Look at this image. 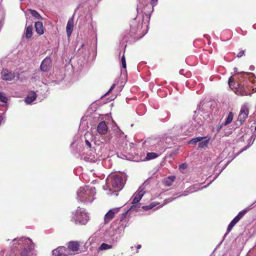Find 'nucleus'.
<instances>
[{
	"label": "nucleus",
	"instance_id": "f257e3e1",
	"mask_svg": "<svg viewBox=\"0 0 256 256\" xmlns=\"http://www.w3.org/2000/svg\"><path fill=\"white\" fill-rule=\"evenodd\" d=\"M228 84L231 89L237 95L244 96L250 94L248 86L244 84H241L235 81L232 76H230L229 78Z\"/></svg>",
	"mask_w": 256,
	"mask_h": 256
},
{
	"label": "nucleus",
	"instance_id": "f03ea898",
	"mask_svg": "<svg viewBox=\"0 0 256 256\" xmlns=\"http://www.w3.org/2000/svg\"><path fill=\"white\" fill-rule=\"evenodd\" d=\"M78 194L80 200L84 202H91L94 200V191L88 187L80 188Z\"/></svg>",
	"mask_w": 256,
	"mask_h": 256
},
{
	"label": "nucleus",
	"instance_id": "7ed1b4c3",
	"mask_svg": "<svg viewBox=\"0 0 256 256\" xmlns=\"http://www.w3.org/2000/svg\"><path fill=\"white\" fill-rule=\"evenodd\" d=\"M125 184V180L122 176L115 175L111 178L110 184L114 191L121 190Z\"/></svg>",
	"mask_w": 256,
	"mask_h": 256
},
{
	"label": "nucleus",
	"instance_id": "20e7f679",
	"mask_svg": "<svg viewBox=\"0 0 256 256\" xmlns=\"http://www.w3.org/2000/svg\"><path fill=\"white\" fill-rule=\"evenodd\" d=\"M249 114V108L246 104L242 105L240 108V114L238 116V121L242 125L248 118Z\"/></svg>",
	"mask_w": 256,
	"mask_h": 256
},
{
	"label": "nucleus",
	"instance_id": "39448f33",
	"mask_svg": "<svg viewBox=\"0 0 256 256\" xmlns=\"http://www.w3.org/2000/svg\"><path fill=\"white\" fill-rule=\"evenodd\" d=\"M24 241H26V240H24L23 238L20 239L18 240V245H22L24 244L22 246H20V249L19 250V254L18 255L20 256H28V254L32 250V248L29 246H26V242H24Z\"/></svg>",
	"mask_w": 256,
	"mask_h": 256
},
{
	"label": "nucleus",
	"instance_id": "423d86ee",
	"mask_svg": "<svg viewBox=\"0 0 256 256\" xmlns=\"http://www.w3.org/2000/svg\"><path fill=\"white\" fill-rule=\"evenodd\" d=\"M88 216L84 212L77 211L76 214L75 220L81 224H86L88 220Z\"/></svg>",
	"mask_w": 256,
	"mask_h": 256
},
{
	"label": "nucleus",
	"instance_id": "0eeeda50",
	"mask_svg": "<svg viewBox=\"0 0 256 256\" xmlns=\"http://www.w3.org/2000/svg\"><path fill=\"white\" fill-rule=\"evenodd\" d=\"M119 208H114L110 210L104 216V224L108 223L114 217V216L119 212Z\"/></svg>",
	"mask_w": 256,
	"mask_h": 256
},
{
	"label": "nucleus",
	"instance_id": "6e6552de",
	"mask_svg": "<svg viewBox=\"0 0 256 256\" xmlns=\"http://www.w3.org/2000/svg\"><path fill=\"white\" fill-rule=\"evenodd\" d=\"M144 148L150 150H156L157 146H156L155 140L151 138H147L143 143Z\"/></svg>",
	"mask_w": 256,
	"mask_h": 256
},
{
	"label": "nucleus",
	"instance_id": "1a4fd4ad",
	"mask_svg": "<svg viewBox=\"0 0 256 256\" xmlns=\"http://www.w3.org/2000/svg\"><path fill=\"white\" fill-rule=\"evenodd\" d=\"M1 77L4 80L11 81L14 78L15 75L14 72H9L7 70H3L1 72Z\"/></svg>",
	"mask_w": 256,
	"mask_h": 256
},
{
	"label": "nucleus",
	"instance_id": "9d476101",
	"mask_svg": "<svg viewBox=\"0 0 256 256\" xmlns=\"http://www.w3.org/2000/svg\"><path fill=\"white\" fill-rule=\"evenodd\" d=\"M52 60L50 58L46 57L42 62L40 68V70L44 72H48L51 66Z\"/></svg>",
	"mask_w": 256,
	"mask_h": 256
},
{
	"label": "nucleus",
	"instance_id": "9b49d317",
	"mask_svg": "<svg viewBox=\"0 0 256 256\" xmlns=\"http://www.w3.org/2000/svg\"><path fill=\"white\" fill-rule=\"evenodd\" d=\"M144 195L143 192L140 191L136 194L134 196V198L132 201V206L130 207V210H132L134 206L138 205H142L140 203H138Z\"/></svg>",
	"mask_w": 256,
	"mask_h": 256
},
{
	"label": "nucleus",
	"instance_id": "f8f14e48",
	"mask_svg": "<svg viewBox=\"0 0 256 256\" xmlns=\"http://www.w3.org/2000/svg\"><path fill=\"white\" fill-rule=\"evenodd\" d=\"M52 254L54 256H66L68 255L67 250L64 246L58 247L52 251Z\"/></svg>",
	"mask_w": 256,
	"mask_h": 256
},
{
	"label": "nucleus",
	"instance_id": "ddd939ff",
	"mask_svg": "<svg viewBox=\"0 0 256 256\" xmlns=\"http://www.w3.org/2000/svg\"><path fill=\"white\" fill-rule=\"evenodd\" d=\"M97 131L99 134L103 135L108 132V126L104 121L100 122L97 126Z\"/></svg>",
	"mask_w": 256,
	"mask_h": 256
},
{
	"label": "nucleus",
	"instance_id": "4468645a",
	"mask_svg": "<svg viewBox=\"0 0 256 256\" xmlns=\"http://www.w3.org/2000/svg\"><path fill=\"white\" fill-rule=\"evenodd\" d=\"M74 28V20L72 18H70L68 20L66 27V34L68 37H70L72 33V32Z\"/></svg>",
	"mask_w": 256,
	"mask_h": 256
},
{
	"label": "nucleus",
	"instance_id": "2eb2a0df",
	"mask_svg": "<svg viewBox=\"0 0 256 256\" xmlns=\"http://www.w3.org/2000/svg\"><path fill=\"white\" fill-rule=\"evenodd\" d=\"M36 93L34 92H31L28 94L24 100L26 104H30L36 99Z\"/></svg>",
	"mask_w": 256,
	"mask_h": 256
},
{
	"label": "nucleus",
	"instance_id": "dca6fc26",
	"mask_svg": "<svg viewBox=\"0 0 256 256\" xmlns=\"http://www.w3.org/2000/svg\"><path fill=\"white\" fill-rule=\"evenodd\" d=\"M34 26L36 32L40 35H42L44 33V28L42 22H35Z\"/></svg>",
	"mask_w": 256,
	"mask_h": 256
},
{
	"label": "nucleus",
	"instance_id": "f3484780",
	"mask_svg": "<svg viewBox=\"0 0 256 256\" xmlns=\"http://www.w3.org/2000/svg\"><path fill=\"white\" fill-rule=\"evenodd\" d=\"M176 180L175 176H169L166 178H165L163 181L162 184L165 186H172L173 182Z\"/></svg>",
	"mask_w": 256,
	"mask_h": 256
},
{
	"label": "nucleus",
	"instance_id": "a211bd4d",
	"mask_svg": "<svg viewBox=\"0 0 256 256\" xmlns=\"http://www.w3.org/2000/svg\"><path fill=\"white\" fill-rule=\"evenodd\" d=\"M68 248L73 252H76L80 248V244L77 242L72 241L68 242Z\"/></svg>",
	"mask_w": 256,
	"mask_h": 256
},
{
	"label": "nucleus",
	"instance_id": "6ab92c4d",
	"mask_svg": "<svg viewBox=\"0 0 256 256\" xmlns=\"http://www.w3.org/2000/svg\"><path fill=\"white\" fill-rule=\"evenodd\" d=\"M32 30L33 27L32 25L26 27L25 32V36L26 38H30L32 36Z\"/></svg>",
	"mask_w": 256,
	"mask_h": 256
},
{
	"label": "nucleus",
	"instance_id": "aec40b11",
	"mask_svg": "<svg viewBox=\"0 0 256 256\" xmlns=\"http://www.w3.org/2000/svg\"><path fill=\"white\" fill-rule=\"evenodd\" d=\"M234 114L232 112H230L224 124V126H226L232 122L233 120Z\"/></svg>",
	"mask_w": 256,
	"mask_h": 256
},
{
	"label": "nucleus",
	"instance_id": "412c9836",
	"mask_svg": "<svg viewBox=\"0 0 256 256\" xmlns=\"http://www.w3.org/2000/svg\"><path fill=\"white\" fill-rule=\"evenodd\" d=\"M158 156V154L156 152H148L146 154V158L148 160H152L157 158Z\"/></svg>",
	"mask_w": 256,
	"mask_h": 256
},
{
	"label": "nucleus",
	"instance_id": "4be33fe9",
	"mask_svg": "<svg viewBox=\"0 0 256 256\" xmlns=\"http://www.w3.org/2000/svg\"><path fill=\"white\" fill-rule=\"evenodd\" d=\"M156 205H157L156 203L155 202H151L150 204H148V206H142L141 208L144 210H149L152 208H153L156 206Z\"/></svg>",
	"mask_w": 256,
	"mask_h": 256
},
{
	"label": "nucleus",
	"instance_id": "5701e85b",
	"mask_svg": "<svg viewBox=\"0 0 256 256\" xmlns=\"http://www.w3.org/2000/svg\"><path fill=\"white\" fill-rule=\"evenodd\" d=\"M206 138V137H201V136H199V137H197V138H192V140H191L189 142V144H195L197 143L198 142H200L203 139H204Z\"/></svg>",
	"mask_w": 256,
	"mask_h": 256
},
{
	"label": "nucleus",
	"instance_id": "b1692460",
	"mask_svg": "<svg viewBox=\"0 0 256 256\" xmlns=\"http://www.w3.org/2000/svg\"><path fill=\"white\" fill-rule=\"evenodd\" d=\"M112 248V245H109V244H105V243H102V244H101V245L99 247L98 249L100 250H106L110 249Z\"/></svg>",
	"mask_w": 256,
	"mask_h": 256
},
{
	"label": "nucleus",
	"instance_id": "393cba45",
	"mask_svg": "<svg viewBox=\"0 0 256 256\" xmlns=\"http://www.w3.org/2000/svg\"><path fill=\"white\" fill-rule=\"evenodd\" d=\"M209 140H210L208 139L203 141L202 140L200 142H200L198 144V148H204L205 147H206L209 142Z\"/></svg>",
	"mask_w": 256,
	"mask_h": 256
},
{
	"label": "nucleus",
	"instance_id": "a878e982",
	"mask_svg": "<svg viewBox=\"0 0 256 256\" xmlns=\"http://www.w3.org/2000/svg\"><path fill=\"white\" fill-rule=\"evenodd\" d=\"M29 10L30 12V14L34 18H36L38 19H42V18L40 15L36 10Z\"/></svg>",
	"mask_w": 256,
	"mask_h": 256
},
{
	"label": "nucleus",
	"instance_id": "bb28decb",
	"mask_svg": "<svg viewBox=\"0 0 256 256\" xmlns=\"http://www.w3.org/2000/svg\"><path fill=\"white\" fill-rule=\"evenodd\" d=\"M8 101V98L6 96L4 92H0V102L6 103Z\"/></svg>",
	"mask_w": 256,
	"mask_h": 256
},
{
	"label": "nucleus",
	"instance_id": "cd10ccee",
	"mask_svg": "<svg viewBox=\"0 0 256 256\" xmlns=\"http://www.w3.org/2000/svg\"><path fill=\"white\" fill-rule=\"evenodd\" d=\"M247 211V210H242V212H240L235 218L238 220H240L243 217V216L246 213Z\"/></svg>",
	"mask_w": 256,
	"mask_h": 256
},
{
	"label": "nucleus",
	"instance_id": "c85d7f7f",
	"mask_svg": "<svg viewBox=\"0 0 256 256\" xmlns=\"http://www.w3.org/2000/svg\"><path fill=\"white\" fill-rule=\"evenodd\" d=\"M121 62H122V67L126 69V58H125L124 54H123V56H122V57L121 58Z\"/></svg>",
	"mask_w": 256,
	"mask_h": 256
},
{
	"label": "nucleus",
	"instance_id": "c756f323",
	"mask_svg": "<svg viewBox=\"0 0 256 256\" xmlns=\"http://www.w3.org/2000/svg\"><path fill=\"white\" fill-rule=\"evenodd\" d=\"M188 168V165L186 163H184L179 166V169L181 170H186Z\"/></svg>",
	"mask_w": 256,
	"mask_h": 256
},
{
	"label": "nucleus",
	"instance_id": "7c9ffc66",
	"mask_svg": "<svg viewBox=\"0 0 256 256\" xmlns=\"http://www.w3.org/2000/svg\"><path fill=\"white\" fill-rule=\"evenodd\" d=\"M245 52H246V50H240L238 52V53L237 54L236 56L238 58L242 57V56H243Z\"/></svg>",
	"mask_w": 256,
	"mask_h": 256
},
{
	"label": "nucleus",
	"instance_id": "2f4dec72",
	"mask_svg": "<svg viewBox=\"0 0 256 256\" xmlns=\"http://www.w3.org/2000/svg\"><path fill=\"white\" fill-rule=\"evenodd\" d=\"M234 226V224H232V222H230V224H228V227L227 233L230 232Z\"/></svg>",
	"mask_w": 256,
	"mask_h": 256
},
{
	"label": "nucleus",
	"instance_id": "473e14b6",
	"mask_svg": "<svg viewBox=\"0 0 256 256\" xmlns=\"http://www.w3.org/2000/svg\"><path fill=\"white\" fill-rule=\"evenodd\" d=\"M128 212H123L122 214L121 217H120V221H122L126 217L127 214Z\"/></svg>",
	"mask_w": 256,
	"mask_h": 256
},
{
	"label": "nucleus",
	"instance_id": "72a5a7b5",
	"mask_svg": "<svg viewBox=\"0 0 256 256\" xmlns=\"http://www.w3.org/2000/svg\"><path fill=\"white\" fill-rule=\"evenodd\" d=\"M158 0H151L150 1V4L152 6V7L153 8L154 6H156L158 2Z\"/></svg>",
	"mask_w": 256,
	"mask_h": 256
},
{
	"label": "nucleus",
	"instance_id": "f704fd0d",
	"mask_svg": "<svg viewBox=\"0 0 256 256\" xmlns=\"http://www.w3.org/2000/svg\"><path fill=\"white\" fill-rule=\"evenodd\" d=\"M116 84H114L112 86L110 87V88L109 90L107 92V93L106 94H109L112 90L114 89V88L116 87Z\"/></svg>",
	"mask_w": 256,
	"mask_h": 256
},
{
	"label": "nucleus",
	"instance_id": "c9c22d12",
	"mask_svg": "<svg viewBox=\"0 0 256 256\" xmlns=\"http://www.w3.org/2000/svg\"><path fill=\"white\" fill-rule=\"evenodd\" d=\"M238 221L239 220L238 219L234 218L230 222L234 226Z\"/></svg>",
	"mask_w": 256,
	"mask_h": 256
},
{
	"label": "nucleus",
	"instance_id": "e433bc0d",
	"mask_svg": "<svg viewBox=\"0 0 256 256\" xmlns=\"http://www.w3.org/2000/svg\"><path fill=\"white\" fill-rule=\"evenodd\" d=\"M238 221L239 220L238 219L234 218L230 222L234 226Z\"/></svg>",
	"mask_w": 256,
	"mask_h": 256
},
{
	"label": "nucleus",
	"instance_id": "4c0bfd02",
	"mask_svg": "<svg viewBox=\"0 0 256 256\" xmlns=\"http://www.w3.org/2000/svg\"><path fill=\"white\" fill-rule=\"evenodd\" d=\"M141 207V205H138L136 206L132 210H138V209L140 208Z\"/></svg>",
	"mask_w": 256,
	"mask_h": 256
},
{
	"label": "nucleus",
	"instance_id": "58836bf2",
	"mask_svg": "<svg viewBox=\"0 0 256 256\" xmlns=\"http://www.w3.org/2000/svg\"><path fill=\"white\" fill-rule=\"evenodd\" d=\"M222 127V124H218L216 126L218 132L220 131Z\"/></svg>",
	"mask_w": 256,
	"mask_h": 256
},
{
	"label": "nucleus",
	"instance_id": "ea45409f",
	"mask_svg": "<svg viewBox=\"0 0 256 256\" xmlns=\"http://www.w3.org/2000/svg\"><path fill=\"white\" fill-rule=\"evenodd\" d=\"M86 146H88L89 148L91 147V144L88 140H86Z\"/></svg>",
	"mask_w": 256,
	"mask_h": 256
},
{
	"label": "nucleus",
	"instance_id": "a19ab883",
	"mask_svg": "<svg viewBox=\"0 0 256 256\" xmlns=\"http://www.w3.org/2000/svg\"><path fill=\"white\" fill-rule=\"evenodd\" d=\"M141 247H142V246H141L140 244H138V245L137 246H136V248H137L138 250V249L140 248H141Z\"/></svg>",
	"mask_w": 256,
	"mask_h": 256
},
{
	"label": "nucleus",
	"instance_id": "79ce46f5",
	"mask_svg": "<svg viewBox=\"0 0 256 256\" xmlns=\"http://www.w3.org/2000/svg\"><path fill=\"white\" fill-rule=\"evenodd\" d=\"M175 198H168V200H169V202H172V200H173Z\"/></svg>",
	"mask_w": 256,
	"mask_h": 256
},
{
	"label": "nucleus",
	"instance_id": "37998d69",
	"mask_svg": "<svg viewBox=\"0 0 256 256\" xmlns=\"http://www.w3.org/2000/svg\"><path fill=\"white\" fill-rule=\"evenodd\" d=\"M252 82L254 84L255 82H256V80H254V79L252 81Z\"/></svg>",
	"mask_w": 256,
	"mask_h": 256
},
{
	"label": "nucleus",
	"instance_id": "c03bdc74",
	"mask_svg": "<svg viewBox=\"0 0 256 256\" xmlns=\"http://www.w3.org/2000/svg\"><path fill=\"white\" fill-rule=\"evenodd\" d=\"M250 145H251V144H249L248 146H246V148L250 146Z\"/></svg>",
	"mask_w": 256,
	"mask_h": 256
},
{
	"label": "nucleus",
	"instance_id": "a18cd8bd",
	"mask_svg": "<svg viewBox=\"0 0 256 256\" xmlns=\"http://www.w3.org/2000/svg\"><path fill=\"white\" fill-rule=\"evenodd\" d=\"M13 240H14V241H16V238H14Z\"/></svg>",
	"mask_w": 256,
	"mask_h": 256
},
{
	"label": "nucleus",
	"instance_id": "49530a36",
	"mask_svg": "<svg viewBox=\"0 0 256 256\" xmlns=\"http://www.w3.org/2000/svg\"><path fill=\"white\" fill-rule=\"evenodd\" d=\"M250 74L246 73L247 75H249Z\"/></svg>",
	"mask_w": 256,
	"mask_h": 256
},
{
	"label": "nucleus",
	"instance_id": "de8ad7c7",
	"mask_svg": "<svg viewBox=\"0 0 256 256\" xmlns=\"http://www.w3.org/2000/svg\"><path fill=\"white\" fill-rule=\"evenodd\" d=\"M255 129H256V128H255Z\"/></svg>",
	"mask_w": 256,
	"mask_h": 256
}]
</instances>
